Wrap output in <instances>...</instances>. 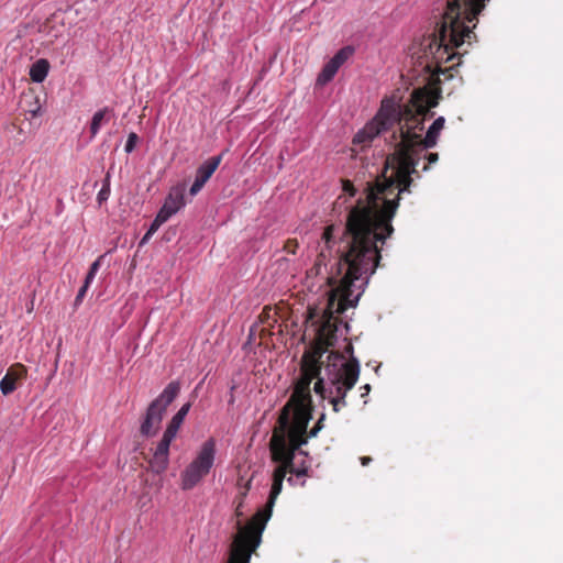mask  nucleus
Wrapping results in <instances>:
<instances>
[{"mask_svg": "<svg viewBox=\"0 0 563 563\" xmlns=\"http://www.w3.org/2000/svg\"><path fill=\"white\" fill-rule=\"evenodd\" d=\"M485 1H446V9L437 31L421 43L422 55L419 58H426L424 68L428 71L445 74L455 65H460L461 54L454 49L461 48L464 44L470 46L477 41L473 29L476 26L477 15L485 7Z\"/></svg>", "mask_w": 563, "mask_h": 563, "instance_id": "nucleus-3", "label": "nucleus"}, {"mask_svg": "<svg viewBox=\"0 0 563 563\" xmlns=\"http://www.w3.org/2000/svg\"><path fill=\"white\" fill-rule=\"evenodd\" d=\"M110 175L107 174L104 180H103V185H102V188L99 190L98 195H97V201L99 205L103 203L104 201H107L110 197Z\"/></svg>", "mask_w": 563, "mask_h": 563, "instance_id": "nucleus-19", "label": "nucleus"}, {"mask_svg": "<svg viewBox=\"0 0 563 563\" xmlns=\"http://www.w3.org/2000/svg\"><path fill=\"white\" fill-rule=\"evenodd\" d=\"M323 258H324V255H323V252H321L317 258V262H316L313 268L311 269V271L316 269V274H319Z\"/></svg>", "mask_w": 563, "mask_h": 563, "instance_id": "nucleus-29", "label": "nucleus"}, {"mask_svg": "<svg viewBox=\"0 0 563 563\" xmlns=\"http://www.w3.org/2000/svg\"><path fill=\"white\" fill-rule=\"evenodd\" d=\"M211 467V440L205 442L199 455L183 471L181 488H194Z\"/></svg>", "mask_w": 563, "mask_h": 563, "instance_id": "nucleus-9", "label": "nucleus"}, {"mask_svg": "<svg viewBox=\"0 0 563 563\" xmlns=\"http://www.w3.org/2000/svg\"><path fill=\"white\" fill-rule=\"evenodd\" d=\"M324 419H325V415H324V413H322V415L320 416V418L318 419V421H317L316 426H314L310 431H307V430H306V437H307V440H308L309 438H314V437H317V434L319 433V431L323 428V421H324Z\"/></svg>", "mask_w": 563, "mask_h": 563, "instance_id": "nucleus-22", "label": "nucleus"}, {"mask_svg": "<svg viewBox=\"0 0 563 563\" xmlns=\"http://www.w3.org/2000/svg\"><path fill=\"white\" fill-rule=\"evenodd\" d=\"M308 424L307 417L288 418L286 423H282V416L278 417L277 427L269 442L272 460L279 463L278 466H285L286 471L294 472L295 453L307 443Z\"/></svg>", "mask_w": 563, "mask_h": 563, "instance_id": "nucleus-5", "label": "nucleus"}, {"mask_svg": "<svg viewBox=\"0 0 563 563\" xmlns=\"http://www.w3.org/2000/svg\"><path fill=\"white\" fill-rule=\"evenodd\" d=\"M189 409V402L181 406V408L177 411V413L172 418V420L167 424V428L164 431L162 439L157 443L156 448L153 450V456L148 463L151 471L154 472L155 474H162L167 470L169 464L170 443L176 438L177 432L181 423L184 422Z\"/></svg>", "mask_w": 563, "mask_h": 563, "instance_id": "nucleus-7", "label": "nucleus"}, {"mask_svg": "<svg viewBox=\"0 0 563 563\" xmlns=\"http://www.w3.org/2000/svg\"><path fill=\"white\" fill-rule=\"evenodd\" d=\"M333 234H334V225L333 224L327 225L322 233V240L324 241V243L328 247H330V243L333 240Z\"/></svg>", "mask_w": 563, "mask_h": 563, "instance_id": "nucleus-24", "label": "nucleus"}, {"mask_svg": "<svg viewBox=\"0 0 563 563\" xmlns=\"http://www.w3.org/2000/svg\"><path fill=\"white\" fill-rule=\"evenodd\" d=\"M49 63L47 59L40 58L37 59L30 68V77L32 81L36 84H41L45 80L48 75Z\"/></svg>", "mask_w": 563, "mask_h": 563, "instance_id": "nucleus-16", "label": "nucleus"}, {"mask_svg": "<svg viewBox=\"0 0 563 563\" xmlns=\"http://www.w3.org/2000/svg\"><path fill=\"white\" fill-rule=\"evenodd\" d=\"M179 390V383L170 382L159 396L148 405L140 427V433L143 437H154L158 432L165 411L178 396Z\"/></svg>", "mask_w": 563, "mask_h": 563, "instance_id": "nucleus-6", "label": "nucleus"}, {"mask_svg": "<svg viewBox=\"0 0 563 563\" xmlns=\"http://www.w3.org/2000/svg\"><path fill=\"white\" fill-rule=\"evenodd\" d=\"M354 47L347 45L340 48L331 59L333 60V64L342 66L354 55Z\"/></svg>", "mask_w": 563, "mask_h": 563, "instance_id": "nucleus-18", "label": "nucleus"}, {"mask_svg": "<svg viewBox=\"0 0 563 563\" xmlns=\"http://www.w3.org/2000/svg\"><path fill=\"white\" fill-rule=\"evenodd\" d=\"M168 220L169 217L159 210L148 228L150 234H154L159 229V227Z\"/></svg>", "mask_w": 563, "mask_h": 563, "instance_id": "nucleus-20", "label": "nucleus"}, {"mask_svg": "<svg viewBox=\"0 0 563 563\" xmlns=\"http://www.w3.org/2000/svg\"><path fill=\"white\" fill-rule=\"evenodd\" d=\"M400 141L386 158L385 167L375 181L367 183L365 197L358 198L347 214L345 232L350 236L349 251L367 261L380 262V251L394 233L391 221L404 192H410L413 176L422 157L423 122L428 118L410 104H398Z\"/></svg>", "mask_w": 563, "mask_h": 563, "instance_id": "nucleus-2", "label": "nucleus"}, {"mask_svg": "<svg viewBox=\"0 0 563 563\" xmlns=\"http://www.w3.org/2000/svg\"><path fill=\"white\" fill-rule=\"evenodd\" d=\"M341 66H339L338 64H333V60L330 59L322 68L321 73L318 75V78H317V82L319 85H325L328 84L329 81H331L335 74L338 73V70L340 69Z\"/></svg>", "mask_w": 563, "mask_h": 563, "instance_id": "nucleus-17", "label": "nucleus"}, {"mask_svg": "<svg viewBox=\"0 0 563 563\" xmlns=\"http://www.w3.org/2000/svg\"><path fill=\"white\" fill-rule=\"evenodd\" d=\"M371 462H372V457H369V456H362V457H361V464H362L363 466L368 465Z\"/></svg>", "mask_w": 563, "mask_h": 563, "instance_id": "nucleus-33", "label": "nucleus"}, {"mask_svg": "<svg viewBox=\"0 0 563 563\" xmlns=\"http://www.w3.org/2000/svg\"><path fill=\"white\" fill-rule=\"evenodd\" d=\"M102 257L103 256H100L98 257L89 267V271H88V274L85 278V283L86 284H91L96 277V274L98 273L100 266H101V261H102Z\"/></svg>", "mask_w": 563, "mask_h": 563, "instance_id": "nucleus-21", "label": "nucleus"}, {"mask_svg": "<svg viewBox=\"0 0 563 563\" xmlns=\"http://www.w3.org/2000/svg\"><path fill=\"white\" fill-rule=\"evenodd\" d=\"M399 119L397 103L391 99H384L380 109L373 119L361 130L353 139L356 144H365L371 142L379 133L391 129Z\"/></svg>", "mask_w": 563, "mask_h": 563, "instance_id": "nucleus-8", "label": "nucleus"}, {"mask_svg": "<svg viewBox=\"0 0 563 563\" xmlns=\"http://www.w3.org/2000/svg\"><path fill=\"white\" fill-rule=\"evenodd\" d=\"M299 243L296 239H288L284 244V251L288 254H296Z\"/></svg>", "mask_w": 563, "mask_h": 563, "instance_id": "nucleus-25", "label": "nucleus"}, {"mask_svg": "<svg viewBox=\"0 0 563 563\" xmlns=\"http://www.w3.org/2000/svg\"><path fill=\"white\" fill-rule=\"evenodd\" d=\"M424 158H427L428 164H426V165L422 167V170H423V172H427V170L429 169V165H430V164H434V163H437V162H438V159H439V155H438V153H429V154L424 155Z\"/></svg>", "mask_w": 563, "mask_h": 563, "instance_id": "nucleus-28", "label": "nucleus"}, {"mask_svg": "<svg viewBox=\"0 0 563 563\" xmlns=\"http://www.w3.org/2000/svg\"><path fill=\"white\" fill-rule=\"evenodd\" d=\"M288 472L285 466L275 468L266 508L257 511L245 527L239 529L231 544L228 563H250L251 554L261 542L262 532L271 517L275 500L283 489V482Z\"/></svg>", "mask_w": 563, "mask_h": 563, "instance_id": "nucleus-4", "label": "nucleus"}, {"mask_svg": "<svg viewBox=\"0 0 563 563\" xmlns=\"http://www.w3.org/2000/svg\"><path fill=\"white\" fill-rule=\"evenodd\" d=\"M342 190L350 197H354L356 195V188L354 187L353 183L349 179L342 180Z\"/></svg>", "mask_w": 563, "mask_h": 563, "instance_id": "nucleus-26", "label": "nucleus"}, {"mask_svg": "<svg viewBox=\"0 0 563 563\" xmlns=\"http://www.w3.org/2000/svg\"><path fill=\"white\" fill-rule=\"evenodd\" d=\"M290 474L296 475L297 477L306 476L307 475V468H295L294 472H289Z\"/></svg>", "mask_w": 563, "mask_h": 563, "instance_id": "nucleus-30", "label": "nucleus"}, {"mask_svg": "<svg viewBox=\"0 0 563 563\" xmlns=\"http://www.w3.org/2000/svg\"><path fill=\"white\" fill-rule=\"evenodd\" d=\"M445 119L443 117L437 118L427 131L422 141V152L427 148L434 147L438 142L440 132L444 128Z\"/></svg>", "mask_w": 563, "mask_h": 563, "instance_id": "nucleus-14", "label": "nucleus"}, {"mask_svg": "<svg viewBox=\"0 0 563 563\" xmlns=\"http://www.w3.org/2000/svg\"><path fill=\"white\" fill-rule=\"evenodd\" d=\"M221 155L219 156H213V172L218 168L220 162H221Z\"/></svg>", "mask_w": 563, "mask_h": 563, "instance_id": "nucleus-32", "label": "nucleus"}, {"mask_svg": "<svg viewBox=\"0 0 563 563\" xmlns=\"http://www.w3.org/2000/svg\"><path fill=\"white\" fill-rule=\"evenodd\" d=\"M439 93L431 91L427 88L415 89L410 96L408 104L413 107L418 113H422L428 118L433 117V112L430 110L438 106L439 103Z\"/></svg>", "mask_w": 563, "mask_h": 563, "instance_id": "nucleus-10", "label": "nucleus"}, {"mask_svg": "<svg viewBox=\"0 0 563 563\" xmlns=\"http://www.w3.org/2000/svg\"><path fill=\"white\" fill-rule=\"evenodd\" d=\"M352 350H353V346H352V345H349L347 351H352Z\"/></svg>", "mask_w": 563, "mask_h": 563, "instance_id": "nucleus-36", "label": "nucleus"}, {"mask_svg": "<svg viewBox=\"0 0 563 563\" xmlns=\"http://www.w3.org/2000/svg\"><path fill=\"white\" fill-rule=\"evenodd\" d=\"M363 388H364V390H366V393H368L371 390V386L368 384L364 385Z\"/></svg>", "mask_w": 563, "mask_h": 563, "instance_id": "nucleus-34", "label": "nucleus"}, {"mask_svg": "<svg viewBox=\"0 0 563 563\" xmlns=\"http://www.w3.org/2000/svg\"><path fill=\"white\" fill-rule=\"evenodd\" d=\"M210 177H211V159H207L196 170L195 180L189 189V195L196 196L197 194H199Z\"/></svg>", "mask_w": 563, "mask_h": 563, "instance_id": "nucleus-12", "label": "nucleus"}, {"mask_svg": "<svg viewBox=\"0 0 563 563\" xmlns=\"http://www.w3.org/2000/svg\"><path fill=\"white\" fill-rule=\"evenodd\" d=\"M153 234H150V231L147 230V232L144 234V236L142 238L141 242H140V245H144L148 242V240L152 238Z\"/></svg>", "mask_w": 563, "mask_h": 563, "instance_id": "nucleus-31", "label": "nucleus"}, {"mask_svg": "<svg viewBox=\"0 0 563 563\" xmlns=\"http://www.w3.org/2000/svg\"><path fill=\"white\" fill-rule=\"evenodd\" d=\"M114 110L110 107H103L102 109L95 112L89 128L91 137H95L99 133L101 126L109 123L112 119H114Z\"/></svg>", "mask_w": 563, "mask_h": 563, "instance_id": "nucleus-13", "label": "nucleus"}, {"mask_svg": "<svg viewBox=\"0 0 563 563\" xmlns=\"http://www.w3.org/2000/svg\"><path fill=\"white\" fill-rule=\"evenodd\" d=\"M378 265L379 263L367 261L349 250L343 252L336 263V274L329 277L330 283L339 285L329 296L322 314H319L317 308H308L307 322L317 325L316 336L301 357L300 377L290 398L280 410L282 423H286L288 418L297 419L299 416L307 417L309 423L313 410L310 385L314 378L316 394L329 399L334 412L346 406V394L355 386L360 375L357 358L351 356L345 361L343 355L331 353L329 358L333 357L334 361L325 366V377H319L320 360L336 342L340 314L357 305L363 292L361 288L368 283V277L375 273Z\"/></svg>", "mask_w": 563, "mask_h": 563, "instance_id": "nucleus-1", "label": "nucleus"}, {"mask_svg": "<svg viewBox=\"0 0 563 563\" xmlns=\"http://www.w3.org/2000/svg\"><path fill=\"white\" fill-rule=\"evenodd\" d=\"M290 484H292V477H288L287 479Z\"/></svg>", "mask_w": 563, "mask_h": 563, "instance_id": "nucleus-35", "label": "nucleus"}, {"mask_svg": "<svg viewBox=\"0 0 563 563\" xmlns=\"http://www.w3.org/2000/svg\"><path fill=\"white\" fill-rule=\"evenodd\" d=\"M89 286H90L89 284H86L84 282V285L80 287V289L78 290V294H77V296L75 298V305L76 306L79 305L82 301V299L86 296V292H87Z\"/></svg>", "mask_w": 563, "mask_h": 563, "instance_id": "nucleus-27", "label": "nucleus"}, {"mask_svg": "<svg viewBox=\"0 0 563 563\" xmlns=\"http://www.w3.org/2000/svg\"><path fill=\"white\" fill-rule=\"evenodd\" d=\"M139 141V136L136 133L134 132H131L128 136V140H126V143H125V146H124V151L130 154L134 151L135 148V145Z\"/></svg>", "mask_w": 563, "mask_h": 563, "instance_id": "nucleus-23", "label": "nucleus"}, {"mask_svg": "<svg viewBox=\"0 0 563 563\" xmlns=\"http://www.w3.org/2000/svg\"><path fill=\"white\" fill-rule=\"evenodd\" d=\"M185 192V183H178L170 187L168 195L166 196L165 201L159 210L169 218L176 214L186 205Z\"/></svg>", "mask_w": 563, "mask_h": 563, "instance_id": "nucleus-11", "label": "nucleus"}, {"mask_svg": "<svg viewBox=\"0 0 563 563\" xmlns=\"http://www.w3.org/2000/svg\"><path fill=\"white\" fill-rule=\"evenodd\" d=\"M25 372L23 366H19L16 371L10 369L0 380V390L7 396L13 393L16 388L15 382L19 379Z\"/></svg>", "mask_w": 563, "mask_h": 563, "instance_id": "nucleus-15", "label": "nucleus"}]
</instances>
